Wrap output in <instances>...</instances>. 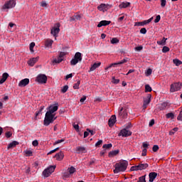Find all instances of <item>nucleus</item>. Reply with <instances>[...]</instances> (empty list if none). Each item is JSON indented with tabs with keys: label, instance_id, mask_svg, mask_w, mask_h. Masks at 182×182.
<instances>
[{
	"label": "nucleus",
	"instance_id": "obj_1",
	"mask_svg": "<svg viewBox=\"0 0 182 182\" xmlns=\"http://www.w3.org/2000/svg\"><path fill=\"white\" fill-rule=\"evenodd\" d=\"M48 111L46 113V116L43 121L44 126H49L50 123H53L55 120H56L57 117H55V112H58V104L55 105H50L49 107L47 108Z\"/></svg>",
	"mask_w": 182,
	"mask_h": 182
},
{
	"label": "nucleus",
	"instance_id": "obj_2",
	"mask_svg": "<svg viewBox=\"0 0 182 182\" xmlns=\"http://www.w3.org/2000/svg\"><path fill=\"white\" fill-rule=\"evenodd\" d=\"M127 166H129V162L127 161H121L115 164V168L114 169V174L120 173V171L124 172L127 170Z\"/></svg>",
	"mask_w": 182,
	"mask_h": 182
},
{
	"label": "nucleus",
	"instance_id": "obj_3",
	"mask_svg": "<svg viewBox=\"0 0 182 182\" xmlns=\"http://www.w3.org/2000/svg\"><path fill=\"white\" fill-rule=\"evenodd\" d=\"M82 53L80 52H77L75 54L74 58H73L70 60V65L72 66H75V65H77V63H79V62H80L82 60Z\"/></svg>",
	"mask_w": 182,
	"mask_h": 182
},
{
	"label": "nucleus",
	"instance_id": "obj_4",
	"mask_svg": "<svg viewBox=\"0 0 182 182\" xmlns=\"http://www.w3.org/2000/svg\"><path fill=\"white\" fill-rule=\"evenodd\" d=\"M149 168V164H142L141 162L136 166H134L131 167V171H137L139 170H146V168Z\"/></svg>",
	"mask_w": 182,
	"mask_h": 182
},
{
	"label": "nucleus",
	"instance_id": "obj_5",
	"mask_svg": "<svg viewBox=\"0 0 182 182\" xmlns=\"http://www.w3.org/2000/svg\"><path fill=\"white\" fill-rule=\"evenodd\" d=\"M182 87V83L181 82H174L171 85L170 92L171 93H174V92H178Z\"/></svg>",
	"mask_w": 182,
	"mask_h": 182
},
{
	"label": "nucleus",
	"instance_id": "obj_6",
	"mask_svg": "<svg viewBox=\"0 0 182 182\" xmlns=\"http://www.w3.org/2000/svg\"><path fill=\"white\" fill-rule=\"evenodd\" d=\"M55 168H56V166H50V167L46 168L43 171V176L45 177H49V176H50V174L55 171Z\"/></svg>",
	"mask_w": 182,
	"mask_h": 182
},
{
	"label": "nucleus",
	"instance_id": "obj_7",
	"mask_svg": "<svg viewBox=\"0 0 182 182\" xmlns=\"http://www.w3.org/2000/svg\"><path fill=\"white\" fill-rule=\"evenodd\" d=\"M60 23H58L55 24V26L51 29L50 33L54 36L55 38L58 37V33L60 32Z\"/></svg>",
	"mask_w": 182,
	"mask_h": 182
},
{
	"label": "nucleus",
	"instance_id": "obj_8",
	"mask_svg": "<svg viewBox=\"0 0 182 182\" xmlns=\"http://www.w3.org/2000/svg\"><path fill=\"white\" fill-rule=\"evenodd\" d=\"M36 82L41 84L46 83L48 82V77L45 74H40L37 76Z\"/></svg>",
	"mask_w": 182,
	"mask_h": 182
},
{
	"label": "nucleus",
	"instance_id": "obj_9",
	"mask_svg": "<svg viewBox=\"0 0 182 182\" xmlns=\"http://www.w3.org/2000/svg\"><path fill=\"white\" fill-rule=\"evenodd\" d=\"M15 5H16V1L15 0H10L3 6L2 9H11L14 8Z\"/></svg>",
	"mask_w": 182,
	"mask_h": 182
},
{
	"label": "nucleus",
	"instance_id": "obj_10",
	"mask_svg": "<svg viewBox=\"0 0 182 182\" xmlns=\"http://www.w3.org/2000/svg\"><path fill=\"white\" fill-rule=\"evenodd\" d=\"M118 136H122V137H129V136H132V132L124 128L120 131Z\"/></svg>",
	"mask_w": 182,
	"mask_h": 182
},
{
	"label": "nucleus",
	"instance_id": "obj_11",
	"mask_svg": "<svg viewBox=\"0 0 182 182\" xmlns=\"http://www.w3.org/2000/svg\"><path fill=\"white\" fill-rule=\"evenodd\" d=\"M150 102H151V95L149 94L146 98L144 99L143 109H147V106L150 105Z\"/></svg>",
	"mask_w": 182,
	"mask_h": 182
},
{
	"label": "nucleus",
	"instance_id": "obj_12",
	"mask_svg": "<svg viewBox=\"0 0 182 182\" xmlns=\"http://www.w3.org/2000/svg\"><path fill=\"white\" fill-rule=\"evenodd\" d=\"M123 63H127V58H124L121 61L118 63H114L112 64H110L107 68H105V70H107V69H110V68H112V66H117L118 65H123Z\"/></svg>",
	"mask_w": 182,
	"mask_h": 182
},
{
	"label": "nucleus",
	"instance_id": "obj_13",
	"mask_svg": "<svg viewBox=\"0 0 182 182\" xmlns=\"http://www.w3.org/2000/svg\"><path fill=\"white\" fill-rule=\"evenodd\" d=\"M110 5L109 4H101L100 6H97V9L99 11H102V12H105V11H107L109 8H111Z\"/></svg>",
	"mask_w": 182,
	"mask_h": 182
},
{
	"label": "nucleus",
	"instance_id": "obj_14",
	"mask_svg": "<svg viewBox=\"0 0 182 182\" xmlns=\"http://www.w3.org/2000/svg\"><path fill=\"white\" fill-rule=\"evenodd\" d=\"M119 116L121 119H126L127 117V110L122 107L119 112Z\"/></svg>",
	"mask_w": 182,
	"mask_h": 182
},
{
	"label": "nucleus",
	"instance_id": "obj_15",
	"mask_svg": "<svg viewBox=\"0 0 182 182\" xmlns=\"http://www.w3.org/2000/svg\"><path fill=\"white\" fill-rule=\"evenodd\" d=\"M28 85H29V79L28 78L23 79L18 83L19 87H25V86H28Z\"/></svg>",
	"mask_w": 182,
	"mask_h": 182
},
{
	"label": "nucleus",
	"instance_id": "obj_16",
	"mask_svg": "<svg viewBox=\"0 0 182 182\" xmlns=\"http://www.w3.org/2000/svg\"><path fill=\"white\" fill-rule=\"evenodd\" d=\"M112 21H110L102 20L98 23L97 28H102V26H107V25H110Z\"/></svg>",
	"mask_w": 182,
	"mask_h": 182
},
{
	"label": "nucleus",
	"instance_id": "obj_17",
	"mask_svg": "<svg viewBox=\"0 0 182 182\" xmlns=\"http://www.w3.org/2000/svg\"><path fill=\"white\" fill-rule=\"evenodd\" d=\"M114 123H116V115H112L108 121V125L112 127L114 126Z\"/></svg>",
	"mask_w": 182,
	"mask_h": 182
},
{
	"label": "nucleus",
	"instance_id": "obj_18",
	"mask_svg": "<svg viewBox=\"0 0 182 182\" xmlns=\"http://www.w3.org/2000/svg\"><path fill=\"white\" fill-rule=\"evenodd\" d=\"M149 182H153L154 181V180H156V178L157 177V173L156 172H151L149 174Z\"/></svg>",
	"mask_w": 182,
	"mask_h": 182
},
{
	"label": "nucleus",
	"instance_id": "obj_19",
	"mask_svg": "<svg viewBox=\"0 0 182 182\" xmlns=\"http://www.w3.org/2000/svg\"><path fill=\"white\" fill-rule=\"evenodd\" d=\"M76 151L78 154H80V153H87V151L85 146H77Z\"/></svg>",
	"mask_w": 182,
	"mask_h": 182
},
{
	"label": "nucleus",
	"instance_id": "obj_20",
	"mask_svg": "<svg viewBox=\"0 0 182 182\" xmlns=\"http://www.w3.org/2000/svg\"><path fill=\"white\" fill-rule=\"evenodd\" d=\"M38 60H39V57L33 58L28 61V64L29 65V66H33L35 63L38 62Z\"/></svg>",
	"mask_w": 182,
	"mask_h": 182
},
{
	"label": "nucleus",
	"instance_id": "obj_21",
	"mask_svg": "<svg viewBox=\"0 0 182 182\" xmlns=\"http://www.w3.org/2000/svg\"><path fill=\"white\" fill-rule=\"evenodd\" d=\"M54 157H55L56 160L60 161L63 160V157H65V155L63 154V151H60L59 153L56 154Z\"/></svg>",
	"mask_w": 182,
	"mask_h": 182
},
{
	"label": "nucleus",
	"instance_id": "obj_22",
	"mask_svg": "<svg viewBox=\"0 0 182 182\" xmlns=\"http://www.w3.org/2000/svg\"><path fill=\"white\" fill-rule=\"evenodd\" d=\"M9 77V74H8L7 73H3L2 77L0 80V85L5 83V82H6V80L8 79Z\"/></svg>",
	"mask_w": 182,
	"mask_h": 182
},
{
	"label": "nucleus",
	"instance_id": "obj_23",
	"mask_svg": "<svg viewBox=\"0 0 182 182\" xmlns=\"http://www.w3.org/2000/svg\"><path fill=\"white\" fill-rule=\"evenodd\" d=\"M19 144V142L16 141H13L11 143H10L7 146V150H9L11 149H14V147H16Z\"/></svg>",
	"mask_w": 182,
	"mask_h": 182
},
{
	"label": "nucleus",
	"instance_id": "obj_24",
	"mask_svg": "<svg viewBox=\"0 0 182 182\" xmlns=\"http://www.w3.org/2000/svg\"><path fill=\"white\" fill-rule=\"evenodd\" d=\"M120 151L119 149L114 150V151H111L108 154L109 157H114V156H117Z\"/></svg>",
	"mask_w": 182,
	"mask_h": 182
},
{
	"label": "nucleus",
	"instance_id": "obj_25",
	"mask_svg": "<svg viewBox=\"0 0 182 182\" xmlns=\"http://www.w3.org/2000/svg\"><path fill=\"white\" fill-rule=\"evenodd\" d=\"M167 106H168V102H164L159 106V110H166Z\"/></svg>",
	"mask_w": 182,
	"mask_h": 182
},
{
	"label": "nucleus",
	"instance_id": "obj_26",
	"mask_svg": "<svg viewBox=\"0 0 182 182\" xmlns=\"http://www.w3.org/2000/svg\"><path fill=\"white\" fill-rule=\"evenodd\" d=\"M100 65H102L101 63H95L90 68V71L93 72V70H96V69H97V68H99V66H100Z\"/></svg>",
	"mask_w": 182,
	"mask_h": 182
},
{
	"label": "nucleus",
	"instance_id": "obj_27",
	"mask_svg": "<svg viewBox=\"0 0 182 182\" xmlns=\"http://www.w3.org/2000/svg\"><path fill=\"white\" fill-rule=\"evenodd\" d=\"M53 43V41L46 40L45 42V46H46V48H50V46H52Z\"/></svg>",
	"mask_w": 182,
	"mask_h": 182
},
{
	"label": "nucleus",
	"instance_id": "obj_28",
	"mask_svg": "<svg viewBox=\"0 0 182 182\" xmlns=\"http://www.w3.org/2000/svg\"><path fill=\"white\" fill-rule=\"evenodd\" d=\"M63 61V58H60V57H58V58H55L53 60V64L55 65V63H60Z\"/></svg>",
	"mask_w": 182,
	"mask_h": 182
},
{
	"label": "nucleus",
	"instance_id": "obj_29",
	"mask_svg": "<svg viewBox=\"0 0 182 182\" xmlns=\"http://www.w3.org/2000/svg\"><path fill=\"white\" fill-rule=\"evenodd\" d=\"M167 41V38H163L161 41H157L158 45H161L162 46H164L166 45V41Z\"/></svg>",
	"mask_w": 182,
	"mask_h": 182
},
{
	"label": "nucleus",
	"instance_id": "obj_30",
	"mask_svg": "<svg viewBox=\"0 0 182 182\" xmlns=\"http://www.w3.org/2000/svg\"><path fill=\"white\" fill-rule=\"evenodd\" d=\"M43 109H45V106H41L40 107L39 111H37L36 112V117H38L39 116V114H42V112H43Z\"/></svg>",
	"mask_w": 182,
	"mask_h": 182
},
{
	"label": "nucleus",
	"instance_id": "obj_31",
	"mask_svg": "<svg viewBox=\"0 0 182 182\" xmlns=\"http://www.w3.org/2000/svg\"><path fill=\"white\" fill-rule=\"evenodd\" d=\"M146 24V21H140V22H136L134 24V26H144Z\"/></svg>",
	"mask_w": 182,
	"mask_h": 182
},
{
	"label": "nucleus",
	"instance_id": "obj_32",
	"mask_svg": "<svg viewBox=\"0 0 182 182\" xmlns=\"http://www.w3.org/2000/svg\"><path fill=\"white\" fill-rule=\"evenodd\" d=\"M173 62L176 66H180V65H182L181 60L178 59H173Z\"/></svg>",
	"mask_w": 182,
	"mask_h": 182
},
{
	"label": "nucleus",
	"instance_id": "obj_33",
	"mask_svg": "<svg viewBox=\"0 0 182 182\" xmlns=\"http://www.w3.org/2000/svg\"><path fill=\"white\" fill-rule=\"evenodd\" d=\"M112 147H113V144H105L102 146L103 149H106L107 150L112 149Z\"/></svg>",
	"mask_w": 182,
	"mask_h": 182
},
{
	"label": "nucleus",
	"instance_id": "obj_34",
	"mask_svg": "<svg viewBox=\"0 0 182 182\" xmlns=\"http://www.w3.org/2000/svg\"><path fill=\"white\" fill-rule=\"evenodd\" d=\"M128 6H130V3L129 2L122 3L119 5V8H128Z\"/></svg>",
	"mask_w": 182,
	"mask_h": 182
},
{
	"label": "nucleus",
	"instance_id": "obj_35",
	"mask_svg": "<svg viewBox=\"0 0 182 182\" xmlns=\"http://www.w3.org/2000/svg\"><path fill=\"white\" fill-rule=\"evenodd\" d=\"M68 171H69L70 174H73V173L76 172V168L73 166H71L68 168Z\"/></svg>",
	"mask_w": 182,
	"mask_h": 182
},
{
	"label": "nucleus",
	"instance_id": "obj_36",
	"mask_svg": "<svg viewBox=\"0 0 182 182\" xmlns=\"http://www.w3.org/2000/svg\"><path fill=\"white\" fill-rule=\"evenodd\" d=\"M166 119H174V114L173 112H169L166 114Z\"/></svg>",
	"mask_w": 182,
	"mask_h": 182
},
{
	"label": "nucleus",
	"instance_id": "obj_37",
	"mask_svg": "<svg viewBox=\"0 0 182 182\" xmlns=\"http://www.w3.org/2000/svg\"><path fill=\"white\" fill-rule=\"evenodd\" d=\"M69 89V86L68 85H65L64 87H63V88L61 89V92L62 93H66L68 92V90Z\"/></svg>",
	"mask_w": 182,
	"mask_h": 182
},
{
	"label": "nucleus",
	"instance_id": "obj_38",
	"mask_svg": "<svg viewBox=\"0 0 182 182\" xmlns=\"http://www.w3.org/2000/svg\"><path fill=\"white\" fill-rule=\"evenodd\" d=\"M167 52H170V48H168L167 46H164L162 48V53H167Z\"/></svg>",
	"mask_w": 182,
	"mask_h": 182
},
{
	"label": "nucleus",
	"instance_id": "obj_39",
	"mask_svg": "<svg viewBox=\"0 0 182 182\" xmlns=\"http://www.w3.org/2000/svg\"><path fill=\"white\" fill-rule=\"evenodd\" d=\"M151 90H153V89H151V87H150V85H145V92H151Z\"/></svg>",
	"mask_w": 182,
	"mask_h": 182
},
{
	"label": "nucleus",
	"instance_id": "obj_40",
	"mask_svg": "<svg viewBox=\"0 0 182 182\" xmlns=\"http://www.w3.org/2000/svg\"><path fill=\"white\" fill-rule=\"evenodd\" d=\"M112 83H114V85H117L120 82V80L116 79L114 77H112Z\"/></svg>",
	"mask_w": 182,
	"mask_h": 182
},
{
	"label": "nucleus",
	"instance_id": "obj_41",
	"mask_svg": "<svg viewBox=\"0 0 182 182\" xmlns=\"http://www.w3.org/2000/svg\"><path fill=\"white\" fill-rule=\"evenodd\" d=\"M137 182H146V175L140 176Z\"/></svg>",
	"mask_w": 182,
	"mask_h": 182
},
{
	"label": "nucleus",
	"instance_id": "obj_42",
	"mask_svg": "<svg viewBox=\"0 0 182 182\" xmlns=\"http://www.w3.org/2000/svg\"><path fill=\"white\" fill-rule=\"evenodd\" d=\"M73 16L75 21H80V19H82V16L80 14H75Z\"/></svg>",
	"mask_w": 182,
	"mask_h": 182
},
{
	"label": "nucleus",
	"instance_id": "obj_43",
	"mask_svg": "<svg viewBox=\"0 0 182 182\" xmlns=\"http://www.w3.org/2000/svg\"><path fill=\"white\" fill-rule=\"evenodd\" d=\"M79 86H80V80H78L77 83L74 84L73 89H79Z\"/></svg>",
	"mask_w": 182,
	"mask_h": 182
},
{
	"label": "nucleus",
	"instance_id": "obj_44",
	"mask_svg": "<svg viewBox=\"0 0 182 182\" xmlns=\"http://www.w3.org/2000/svg\"><path fill=\"white\" fill-rule=\"evenodd\" d=\"M111 43H112V45H114V43H119V39L117 38H112Z\"/></svg>",
	"mask_w": 182,
	"mask_h": 182
},
{
	"label": "nucleus",
	"instance_id": "obj_45",
	"mask_svg": "<svg viewBox=\"0 0 182 182\" xmlns=\"http://www.w3.org/2000/svg\"><path fill=\"white\" fill-rule=\"evenodd\" d=\"M167 4V1L166 0H161V8H164L166 5Z\"/></svg>",
	"mask_w": 182,
	"mask_h": 182
},
{
	"label": "nucleus",
	"instance_id": "obj_46",
	"mask_svg": "<svg viewBox=\"0 0 182 182\" xmlns=\"http://www.w3.org/2000/svg\"><path fill=\"white\" fill-rule=\"evenodd\" d=\"M160 19H161V16H160V15L156 16V17L154 20V23H159V22H160Z\"/></svg>",
	"mask_w": 182,
	"mask_h": 182
},
{
	"label": "nucleus",
	"instance_id": "obj_47",
	"mask_svg": "<svg viewBox=\"0 0 182 182\" xmlns=\"http://www.w3.org/2000/svg\"><path fill=\"white\" fill-rule=\"evenodd\" d=\"M63 141H65V139H58V140L55 141L53 144L55 146L56 144H59L60 143H63Z\"/></svg>",
	"mask_w": 182,
	"mask_h": 182
},
{
	"label": "nucleus",
	"instance_id": "obj_48",
	"mask_svg": "<svg viewBox=\"0 0 182 182\" xmlns=\"http://www.w3.org/2000/svg\"><path fill=\"white\" fill-rule=\"evenodd\" d=\"M140 33H142V35H146V33H147V30L146 28H141Z\"/></svg>",
	"mask_w": 182,
	"mask_h": 182
},
{
	"label": "nucleus",
	"instance_id": "obj_49",
	"mask_svg": "<svg viewBox=\"0 0 182 182\" xmlns=\"http://www.w3.org/2000/svg\"><path fill=\"white\" fill-rule=\"evenodd\" d=\"M178 128L177 127H175L173 128L169 133V134L172 135V134H174V133H176V132H178Z\"/></svg>",
	"mask_w": 182,
	"mask_h": 182
},
{
	"label": "nucleus",
	"instance_id": "obj_50",
	"mask_svg": "<svg viewBox=\"0 0 182 182\" xmlns=\"http://www.w3.org/2000/svg\"><path fill=\"white\" fill-rule=\"evenodd\" d=\"M159 149V147L158 146V145H154L152 147V151H154V153H156V151H157Z\"/></svg>",
	"mask_w": 182,
	"mask_h": 182
},
{
	"label": "nucleus",
	"instance_id": "obj_51",
	"mask_svg": "<svg viewBox=\"0 0 182 182\" xmlns=\"http://www.w3.org/2000/svg\"><path fill=\"white\" fill-rule=\"evenodd\" d=\"M152 72H153V70H151V68H149L146 73V76H150V75H151Z\"/></svg>",
	"mask_w": 182,
	"mask_h": 182
},
{
	"label": "nucleus",
	"instance_id": "obj_52",
	"mask_svg": "<svg viewBox=\"0 0 182 182\" xmlns=\"http://www.w3.org/2000/svg\"><path fill=\"white\" fill-rule=\"evenodd\" d=\"M103 144L102 140H99L96 144H95V147H99V146H101V144Z\"/></svg>",
	"mask_w": 182,
	"mask_h": 182
},
{
	"label": "nucleus",
	"instance_id": "obj_53",
	"mask_svg": "<svg viewBox=\"0 0 182 182\" xmlns=\"http://www.w3.org/2000/svg\"><path fill=\"white\" fill-rule=\"evenodd\" d=\"M41 6H42L43 8H46V6H48V3H46V1H42L41 3Z\"/></svg>",
	"mask_w": 182,
	"mask_h": 182
},
{
	"label": "nucleus",
	"instance_id": "obj_54",
	"mask_svg": "<svg viewBox=\"0 0 182 182\" xmlns=\"http://www.w3.org/2000/svg\"><path fill=\"white\" fill-rule=\"evenodd\" d=\"M141 156H147V149H144L142 150Z\"/></svg>",
	"mask_w": 182,
	"mask_h": 182
},
{
	"label": "nucleus",
	"instance_id": "obj_55",
	"mask_svg": "<svg viewBox=\"0 0 182 182\" xmlns=\"http://www.w3.org/2000/svg\"><path fill=\"white\" fill-rule=\"evenodd\" d=\"M58 149H59V147L55 148L53 150H51L50 152L48 153V155L49 156V154H52L55 153V151H58Z\"/></svg>",
	"mask_w": 182,
	"mask_h": 182
},
{
	"label": "nucleus",
	"instance_id": "obj_56",
	"mask_svg": "<svg viewBox=\"0 0 182 182\" xmlns=\"http://www.w3.org/2000/svg\"><path fill=\"white\" fill-rule=\"evenodd\" d=\"M32 144L33 146H34V147H36L37 146H38L39 142H38V140H34L33 141Z\"/></svg>",
	"mask_w": 182,
	"mask_h": 182
},
{
	"label": "nucleus",
	"instance_id": "obj_57",
	"mask_svg": "<svg viewBox=\"0 0 182 182\" xmlns=\"http://www.w3.org/2000/svg\"><path fill=\"white\" fill-rule=\"evenodd\" d=\"M6 137H7V139H9V137H11V136H12V133L11 132H7L5 134Z\"/></svg>",
	"mask_w": 182,
	"mask_h": 182
},
{
	"label": "nucleus",
	"instance_id": "obj_58",
	"mask_svg": "<svg viewBox=\"0 0 182 182\" xmlns=\"http://www.w3.org/2000/svg\"><path fill=\"white\" fill-rule=\"evenodd\" d=\"M143 50V46H136L135 47V50H136L137 52H140V50Z\"/></svg>",
	"mask_w": 182,
	"mask_h": 182
},
{
	"label": "nucleus",
	"instance_id": "obj_59",
	"mask_svg": "<svg viewBox=\"0 0 182 182\" xmlns=\"http://www.w3.org/2000/svg\"><path fill=\"white\" fill-rule=\"evenodd\" d=\"M177 119H178V120L182 121V109H181V112H179V114H178Z\"/></svg>",
	"mask_w": 182,
	"mask_h": 182
},
{
	"label": "nucleus",
	"instance_id": "obj_60",
	"mask_svg": "<svg viewBox=\"0 0 182 182\" xmlns=\"http://www.w3.org/2000/svg\"><path fill=\"white\" fill-rule=\"evenodd\" d=\"M65 55H66V53H65V52H60L58 57L61 59H63V56H65Z\"/></svg>",
	"mask_w": 182,
	"mask_h": 182
},
{
	"label": "nucleus",
	"instance_id": "obj_61",
	"mask_svg": "<svg viewBox=\"0 0 182 182\" xmlns=\"http://www.w3.org/2000/svg\"><path fill=\"white\" fill-rule=\"evenodd\" d=\"M26 154L28 157H31L32 156V151H26Z\"/></svg>",
	"mask_w": 182,
	"mask_h": 182
},
{
	"label": "nucleus",
	"instance_id": "obj_62",
	"mask_svg": "<svg viewBox=\"0 0 182 182\" xmlns=\"http://www.w3.org/2000/svg\"><path fill=\"white\" fill-rule=\"evenodd\" d=\"M87 132H88L89 133H90L91 136L95 135V133H96V132H95L93 130L90 129H87Z\"/></svg>",
	"mask_w": 182,
	"mask_h": 182
},
{
	"label": "nucleus",
	"instance_id": "obj_63",
	"mask_svg": "<svg viewBox=\"0 0 182 182\" xmlns=\"http://www.w3.org/2000/svg\"><path fill=\"white\" fill-rule=\"evenodd\" d=\"M149 144H147V142H144L142 144V146L144 147V149H147V147H149Z\"/></svg>",
	"mask_w": 182,
	"mask_h": 182
},
{
	"label": "nucleus",
	"instance_id": "obj_64",
	"mask_svg": "<svg viewBox=\"0 0 182 182\" xmlns=\"http://www.w3.org/2000/svg\"><path fill=\"white\" fill-rule=\"evenodd\" d=\"M154 124V119H151L150 122H149V127H153Z\"/></svg>",
	"mask_w": 182,
	"mask_h": 182
}]
</instances>
